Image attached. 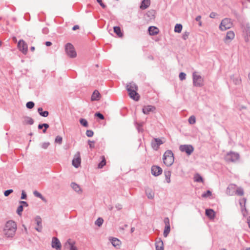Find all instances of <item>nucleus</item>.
I'll return each instance as SVG.
<instances>
[{
    "instance_id": "18",
    "label": "nucleus",
    "mask_w": 250,
    "mask_h": 250,
    "mask_svg": "<svg viewBox=\"0 0 250 250\" xmlns=\"http://www.w3.org/2000/svg\"><path fill=\"white\" fill-rule=\"evenodd\" d=\"M100 97H101V95H100V93H99V92L98 90H95L94 91V92H93L92 95L91 96V101H98L100 100Z\"/></svg>"
},
{
    "instance_id": "61",
    "label": "nucleus",
    "mask_w": 250,
    "mask_h": 250,
    "mask_svg": "<svg viewBox=\"0 0 250 250\" xmlns=\"http://www.w3.org/2000/svg\"><path fill=\"white\" fill-rule=\"evenodd\" d=\"M164 222H165V223L166 225H168V224H169V219L167 217L165 218Z\"/></svg>"
},
{
    "instance_id": "31",
    "label": "nucleus",
    "mask_w": 250,
    "mask_h": 250,
    "mask_svg": "<svg viewBox=\"0 0 250 250\" xmlns=\"http://www.w3.org/2000/svg\"><path fill=\"white\" fill-rule=\"evenodd\" d=\"M33 194L35 196L40 198L43 202H46L45 198L38 191L35 190L33 192Z\"/></svg>"
},
{
    "instance_id": "5",
    "label": "nucleus",
    "mask_w": 250,
    "mask_h": 250,
    "mask_svg": "<svg viewBox=\"0 0 250 250\" xmlns=\"http://www.w3.org/2000/svg\"><path fill=\"white\" fill-rule=\"evenodd\" d=\"M193 84L196 87H201L203 85V79L198 74V73L195 71L192 73Z\"/></svg>"
},
{
    "instance_id": "6",
    "label": "nucleus",
    "mask_w": 250,
    "mask_h": 250,
    "mask_svg": "<svg viewBox=\"0 0 250 250\" xmlns=\"http://www.w3.org/2000/svg\"><path fill=\"white\" fill-rule=\"evenodd\" d=\"M232 26V22L230 19L225 18L223 19L220 25L219 28L221 31H225L230 28Z\"/></svg>"
},
{
    "instance_id": "19",
    "label": "nucleus",
    "mask_w": 250,
    "mask_h": 250,
    "mask_svg": "<svg viewBox=\"0 0 250 250\" xmlns=\"http://www.w3.org/2000/svg\"><path fill=\"white\" fill-rule=\"evenodd\" d=\"M150 4V0H143L141 2L140 8L142 10H145L148 8Z\"/></svg>"
},
{
    "instance_id": "28",
    "label": "nucleus",
    "mask_w": 250,
    "mask_h": 250,
    "mask_svg": "<svg viewBox=\"0 0 250 250\" xmlns=\"http://www.w3.org/2000/svg\"><path fill=\"white\" fill-rule=\"evenodd\" d=\"M114 32L119 37H122L123 35L121 32V28L119 26H115L113 28Z\"/></svg>"
},
{
    "instance_id": "27",
    "label": "nucleus",
    "mask_w": 250,
    "mask_h": 250,
    "mask_svg": "<svg viewBox=\"0 0 250 250\" xmlns=\"http://www.w3.org/2000/svg\"><path fill=\"white\" fill-rule=\"evenodd\" d=\"M38 111L39 114L44 117H46L48 116L49 113L47 111H43L42 108L39 107L38 109Z\"/></svg>"
},
{
    "instance_id": "45",
    "label": "nucleus",
    "mask_w": 250,
    "mask_h": 250,
    "mask_svg": "<svg viewBox=\"0 0 250 250\" xmlns=\"http://www.w3.org/2000/svg\"><path fill=\"white\" fill-rule=\"evenodd\" d=\"M62 138L60 136H57L55 139V142L61 144L62 143Z\"/></svg>"
},
{
    "instance_id": "38",
    "label": "nucleus",
    "mask_w": 250,
    "mask_h": 250,
    "mask_svg": "<svg viewBox=\"0 0 250 250\" xmlns=\"http://www.w3.org/2000/svg\"><path fill=\"white\" fill-rule=\"evenodd\" d=\"M188 122L191 125H193L195 123H196V118L194 116L192 115V116H191L189 118H188Z\"/></svg>"
},
{
    "instance_id": "8",
    "label": "nucleus",
    "mask_w": 250,
    "mask_h": 250,
    "mask_svg": "<svg viewBox=\"0 0 250 250\" xmlns=\"http://www.w3.org/2000/svg\"><path fill=\"white\" fill-rule=\"evenodd\" d=\"M180 151L185 152L188 155H190L194 150V148L191 145H181L179 147Z\"/></svg>"
},
{
    "instance_id": "29",
    "label": "nucleus",
    "mask_w": 250,
    "mask_h": 250,
    "mask_svg": "<svg viewBox=\"0 0 250 250\" xmlns=\"http://www.w3.org/2000/svg\"><path fill=\"white\" fill-rule=\"evenodd\" d=\"M194 180L196 182L203 183L204 181L202 177L197 173L194 176Z\"/></svg>"
},
{
    "instance_id": "53",
    "label": "nucleus",
    "mask_w": 250,
    "mask_h": 250,
    "mask_svg": "<svg viewBox=\"0 0 250 250\" xmlns=\"http://www.w3.org/2000/svg\"><path fill=\"white\" fill-rule=\"evenodd\" d=\"M27 198V195L26 194V193L25 192V191L24 190H22V192H21V199H26Z\"/></svg>"
},
{
    "instance_id": "64",
    "label": "nucleus",
    "mask_w": 250,
    "mask_h": 250,
    "mask_svg": "<svg viewBox=\"0 0 250 250\" xmlns=\"http://www.w3.org/2000/svg\"><path fill=\"white\" fill-rule=\"evenodd\" d=\"M43 124V127H44V128L45 129H47L48 127H49V125L47 124H46V123H44Z\"/></svg>"
},
{
    "instance_id": "25",
    "label": "nucleus",
    "mask_w": 250,
    "mask_h": 250,
    "mask_svg": "<svg viewBox=\"0 0 250 250\" xmlns=\"http://www.w3.org/2000/svg\"><path fill=\"white\" fill-rule=\"evenodd\" d=\"M156 250H164L163 242L161 239H159L155 243Z\"/></svg>"
},
{
    "instance_id": "54",
    "label": "nucleus",
    "mask_w": 250,
    "mask_h": 250,
    "mask_svg": "<svg viewBox=\"0 0 250 250\" xmlns=\"http://www.w3.org/2000/svg\"><path fill=\"white\" fill-rule=\"evenodd\" d=\"M189 35V33L188 32H186L184 33V34L183 35V39L184 40H186L187 39L188 36Z\"/></svg>"
},
{
    "instance_id": "24",
    "label": "nucleus",
    "mask_w": 250,
    "mask_h": 250,
    "mask_svg": "<svg viewBox=\"0 0 250 250\" xmlns=\"http://www.w3.org/2000/svg\"><path fill=\"white\" fill-rule=\"evenodd\" d=\"M71 187L74 191L79 193H81L82 191L79 185L74 182H72L71 184Z\"/></svg>"
},
{
    "instance_id": "34",
    "label": "nucleus",
    "mask_w": 250,
    "mask_h": 250,
    "mask_svg": "<svg viewBox=\"0 0 250 250\" xmlns=\"http://www.w3.org/2000/svg\"><path fill=\"white\" fill-rule=\"evenodd\" d=\"M233 82L235 84H240L241 82V80L239 77H235L234 76L231 77Z\"/></svg>"
},
{
    "instance_id": "22",
    "label": "nucleus",
    "mask_w": 250,
    "mask_h": 250,
    "mask_svg": "<svg viewBox=\"0 0 250 250\" xmlns=\"http://www.w3.org/2000/svg\"><path fill=\"white\" fill-rule=\"evenodd\" d=\"M156 11L154 10H150L146 13V16L149 20H152L155 18Z\"/></svg>"
},
{
    "instance_id": "50",
    "label": "nucleus",
    "mask_w": 250,
    "mask_h": 250,
    "mask_svg": "<svg viewBox=\"0 0 250 250\" xmlns=\"http://www.w3.org/2000/svg\"><path fill=\"white\" fill-rule=\"evenodd\" d=\"M50 145V143L49 142H44L42 144V147L43 149H46L48 146Z\"/></svg>"
},
{
    "instance_id": "52",
    "label": "nucleus",
    "mask_w": 250,
    "mask_h": 250,
    "mask_svg": "<svg viewBox=\"0 0 250 250\" xmlns=\"http://www.w3.org/2000/svg\"><path fill=\"white\" fill-rule=\"evenodd\" d=\"M94 143H95V142L93 141H90V140L88 141V145L89 146V147L91 148H93L95 147Z\"/></svg>"
},
{
    "instance_id": "35",
    "label": "nucleus",
    "mask_w": 250,
    "mask_h": 250,
    "mask_svg": "<svg viewBox=\"0 0 250 250\" xmlns=\"http://www.w3.org/2000/svg\"><path fill=\"white\" fill-rule=\"evenodd\" d=\"M182 29V25L181 24H176L174 27V31L177 33H180Z\"/></svg>"
},
{
    "instance_id": "10",
    "label": "nucleus",
    "mask_w": 250,
    "mask_h": 250,
    "mask_svg": "<svg viewBox=\"0 0 250 250\" xmlns=\"http://www.w3.org/2000/svg\"><path fill=\"white\" fill-rule=\"evenodd\" d=\"M75 242L69 239L64 244V247L69 249V250H78L77 247L75 246Z\"/></svg>"
},
{
    "instance_id": "58",
    "label": "nucleus",
    "mask_w": 250,
    "mask_h": 250,
    "mask_svg": "<svg viewBox=\"0 0 250 250\" xmlns=\"http://www.w3.org/2000/svg\"><path fill=\"white\" fill-rule=\"evenodd\" d=\"M217 15V14L215 12H211L209 15V17L210 18H214Z\"/></svg>"
},
{
    "instance_id": "62",
    "label": "nucleus",
    "mask_w": 250,
    "mask_h": 250,
    "mask_svg": "<svg viewBox=\"0 0 250 250\" xmlns=\"http://www.w3.org/2000/svg\"><path fill=\"white\" fill-rule=\"evenodd\" d=\"M201 16H198L195 19L196 21L198 22L201 21Z\"/></svg>"
},
{
    "instance_id": "63",
    "label": "nucleus",
    "mask_w": 250,
    "mask_h": 250,
    "mask_svg": "<svg viewBox=\"0 0 250 250\" xmlns=\"http://www.w3.org/2000/svg\"><path fill=\"white\" fill-rule=\"evenodd\" d=\"M45 45L47 46H51L52 45V43L50 42H45Z\"/></svg>"
},
{
    "instance_id": "51",
    "label": "nucleus",
    "mask_w": 250,
    "mask_h": 250,
    "mask_svg": "<svg viewBox=\"0 0 250 250\" xmlns=\"http://www.w3.org/2000/svg\"><path fill=\"white\" fill-rule=\"evenodd\" d=\"M95 116L96 117L100 118L101 120H104V115L102 114H101V113H100L99 112L96 113L95 114Z\"/></svg>"
},
{
    "instance_id": "48",
    "label": "nucleus",
    "mask_w": 250,
    "mask_h": 250,
    "mask_svg": "<svg viewBox=\"0 0 250 250\" xmlns=\"http://www.w3.org/2000/svg\"><path fill=\"white\" fill-rule=\"evenodd\" d=\"M93 134H94V132L91 130H87L86 131V135L87 137H92V136H93Z\"/></svg>"
},
{
    "instance_id": "12",
    "label": "nucleus",
    "mask_w": 250,
    "mask_h": 250,
    "mask_svg": "<svg viewBox=\"0 0 250 250\" xmlns=\"http://www.w3.org/2000/svg\"><path fill=\"white\" fill-rule=\"evenodd\" d=\"M51 246L53 248L56 249L57 250H61V244L59 240L55 237H53L52 240Z\"/></svg>"
},
{
    "instance_id": "30",
    "label": "nucleus",
    "mask_w": 250,
    "mask_h": 250,
    "mask_svg": "<svg viewBox=\"0 0 250 250\" xmlns=\"http://www.w3.org/2000/svg\"><path fill=\"white\" fill-rule=\"evenodd\" d=\"M170 230V225L169 224L165 226V229L164 231V233H163L164 236L165 237H167V236L168 235V233H169Z\"/></svg>"
},
{
    "instance_id": "17",
    "label": "nucleus",
    "mask_w": 250,
    "mask_h": 250,
    "mask_svg": "<svg viewBox=\"0 0 250 250\" xmlns=\"http://www.w3.org/2000/svg\"><path fill=\"white\" fill-rule=\"evenodd\" d=\"M236 185L233 184H230L229 186L227 189V193L229 195H233L235 192Z\"/></svg>"
},
{
    "instance_id": "7",
    "label": "nucleus",
    "mask_w": 250,
    "mask_h": 250,
    "mask_svg": "<svg viewBox=\"0 0 250 250\" xmlns=\"http://www.w3.org/2000/svg\"><path fill=\"white\" fill-rule=\"evenodd\" d=\"M65 52L66 54L70 58H75L77 56L74 47L70 43H67L65 45Z\"/></svg>"
},
{
    "instance_id": "1",
    "label": "nucleus",
    "mask_w": 250,
    "mask_h": 250,
    "mask_svg": "<svg viewBox=\"0 0 250 250\" xmlns=\"http://www.w3.org/2000/svg\"><path fill=\"white\" fill-rule=\"evenodd\" d=\"M17 229V225L16 223L12 221H7L3 229L4 234L8 238L13 237L15 234Z\"/></svg>"
},
{
    "instance_id": "46",
    "label": "nucleus",
    "mask_w": 250,
    "mask_h": 250,
    "mask_svg": "<svg viewBox=\"0 0 250 250\" xmlns=\"http://www.w3.org/2000/svg\"><path fill=\"white\" fill-rule=\"evenodd\" d=\"M13 192V190L12 189H8L4 192V195L5 196H8L11 193Z\"/></svg>"
},
{
    "instance_id": "9",
    "label": "nucleus",
    "mask_w": 250,
    "mask_h": 250,
    "mask_svg": "<svg viewBox=\"0 0 250 250\" xmlns=\"http://www.w3.org/2000/svg\"><path fill=\"white\" fill-rule=\"evenodd\" d=\"M81 159L80 157V153L77 152L75 155L74 158L72 160V165L75 167H78L81 164Z\"/></svg>"
},
{
    "instance_id": "4",
    "label": "nucleus",
    "mask_w": 250,
    "mask_h": 250,
    "mask_svg": "<svg viewBox=\"0 0 250 250\" xmlns=\"http://www.w3.org/2000/svg\"><path fill=\"white\" fill-rule=\"evenodd\" d=\"M240 155L238 153L230 151L225 156V160L228 162H236L239 160Z\"/></svg>"
},
{
    "instance_id": "14",
    "label": "nucleus",
    "mask_w": 250,
    "mask_h": 250,
    "mask_svg": "<svg viewBox=\"0 0 250 250\" xmlns=\"http://www.w3.org/2000/svg\"><path fill=\"white\" fill-rule=\"evenodd\" d=\"M163 144V141L161 139L159 138H155L151 143V145L152 147L155 149L157 150L160 145Z\"/></svg>"
},
{
    "instance_id": "57",
    "label": "nucleus",
    "mask_w": 250,
    "mask_h": 250,
    "mask_svg": "<svg viewBox=\"0 0 250 250\" xmlns=\"http://www.w3.org/2000/svg\"><path fill=\"white\" fill-rule=\"evenodd\" d=\"M20 203L21 204V205H22L23 207V206L27 207L28 206V203L25 201H21L20 202Z\"/></svg>"
},
{
    "instance_id": "41",
    "label": "nucleus",
    "mask_w": 250,
    "mask_h": 250,
    "mask_svg": "<svg viewBox=\"0 0 250 250\" xmlns=\"http://www.w3.org/2000/svg\"><path fill=\"white\" fill-rule=\"evenodd\" d=\"M170 173H165V179L167 183H169L170 182Z\"/></svg>"
},
{
    "instance_id": "56",
    "label": "nucleus",
    "mask_w": 250,
    "mask_h": 250,
    "mask_svg": "<svg viewBox=\"0 0 250 250\" xmlns=\"http://www.w3.org/2000/svg\"><path fill=\"white\" fill-rule=\"evenodd\" d=\"M97 2L100 4V5L104 8H105L106 6L102 2V0H97Z\"/></svg>"
},
{
    "instance_id": "15",
    "label": "nucleus",
    "mask_w": 250,
    "mask_h": 250,
    "mask_svg": "<svg viewBox=\"0 0 250 250\" xmlns=\"http://www.w3.org/2000/svg\"><path fill=\"white\" fill-rule=\"evenodd\" d=\"M155 107L152 105L145 106L143 108L142 111L144 114H148L150 112H153L155 110Z\"/></svg>"
},
{
    "instance_id": "13",
    "label": "nucleus",
    "mask_w": 250,
    "mask_h": 250,
    "mask_svg": "<svg viewBox=\"0 0 250 250\" xmlns=\"http://www.w3.org/2000/svg\"><path fill=\"white\" fill-rule=\"evenodd\" d=\"M235 34L233 31H229L227 32L226 38L224 39L225 43L230 42L234 38Z\"/></svg>"
},
{
    "instance_id": "42",
    "label": "nucleus",
    "mask_w": 250,
    "mask_h": 250,
    "mask_svg": "<svg viewBox=\"0 0 250 250\" xmlns=\"http://www.w3.org/2000/svg\"><path fill=\"white\" fill-rule=\"evenodd\" d=\"M23 206L20 205L18 207L17 209V213L18 215H21V212L23 211Z\"/></svg>"
},
{
    "instance_id": "43",
    "label": "nucleus",
    "mask_w": 250,
    "mask_h": 250,
    "mask_svg": "<svg viewBox=\"0 0 250 250\" xmlns=\"http://www.w3.org/2000/svg\"><path fill=\"white\" fill-rule=\"evenodd\" d=\"M211 195V192L208 190L206 191V192L203 193L202 196L204 198H207Z\"/></svg>"
},
{
    "instance_id": "55",
    "label": "nucleus",
    "mask_w": 250,
    "mask_h": 250,
    "mask_svg": "<svg viewBox=\"0 0 250 250\" xmlns=\"http://www.w3.org/2000/svg\"><path fill=\"white\" fill-rule=\"evenodd\" d=\"M42 32L44 34H47L49 32V30L47 27H44L42 29Z\"/></svg>"
},
{
    "instance_id": "36",
    "label": "nucleus",
    "mask_w": 250,
    "mask_h": 250,
    "mask_svg": "<svg viewBox=\"0 0 250 250\" xmlns=\"http://www.w3.org/2000/svg\"><path fill=\"white\" fill-rule=\"evenodd\" d=\"M234 193L238 195L242 196L244 194L243 189L241 187L238 188Z\"/></svg>"
},
{
    "instance_id": "11",
    "label": "nucleus",
    "mask_w": 250,
    "mask_h": 250,
    "mask_svg": "<svg viewBox=\"0 0 250 250\" xmlns=\"http://www.w3.org/2000/svg\"><path fill=\"white\" fill-rule=\"evenodd\" d=\"M18 47L22 52L26 54L27 52V44L23 40H20L18 42Z\"/></svg>"
},
{
    "instance_id": "16",
    "label": "nucleus",
    "mask_w": 250,
    "mask_h": 250,
    "mask_svg": "<svg viewBox=\"0 0 250 250\" xmlns=\"http://www.w3.org/2000/svg\"><path fill=\"white\" fill-rule=\"evenodd\" d=\"M246 199L244 198L241 199L239 201V204L241 208V211L243 213V215L245 216L246 214L244 212V211L247 212V209L246 208Z\"/></svg>"
},
{
    "instance_id": "44",
    "label": "nucleus",
    "mask_w": 250,
    "mask_h": 250,
    "mask_svg": "<svg viewBox=\"0 0 250 250\" xmlns=\"http://www.w3.org/2000/svg\"><path fill=\"white\" fill-rule=\"evenodd\" d=\"M35 221L36 222L37 225L38 226H42V219L41 217H40L39 216L36 217L35 218Z\"/></svg>"
},
{
    "instance_id": "49",
    "label": "nucleus",
    "mask_w": 250,
    "mask_h": 250,
    "mask_svg": "<svg viewBox=\"0 0 250 250\" xmlns=\"http://www.w3.org/2000/svg\"><path fill=\"white\" fill-rule=\"evenodd\" d=\"M105 160L104 158L103 160L99 163L98 165L99 168H102L104 165H105Z\"/></svg>"
},
{
    "instance_id": "21",
    "label": "nucleus",
    "mask_w": 250,
    "mask_h": 250,
    "mask_svg": "<svg viewBox=\"0 0 250 250\" xmlns=\"http://www.w3.org/2000/svg\"><path fill=\"white\" fill-rule=\"evenodd\" d=\"M23 124L32 125L34 124V120L30 117L25 116L23 117Z\"/></svg>"
},
{
    "instance_id": "3",
    "label": "nucleus",
    "mask_w": 250,
    "mask_h": 250,
    "mask_svg": "<svg viewBox=\"0 0 250 250\" xmlns=\"http://www.w3.org/2000/svg\"><path fill=\"white\" fill-rule=\"evenodd\" d=\"M174 159L173 154L171 150H168L165 152L163 156V162L167 166H170L174 162Z\"/></svg>"
},
{
    "instance_id": "59",
    "label": "nucleus",
    "mask_w": 250,
    "mask_h": 250,
    "mask_svg": "<svg viewBox=\"0 0 250 250\" xmlns=\"http://www.w3.org/2000/svg\"><path fill=\"white\" fill-rule=\"evenodd\" d=\"M115 208H117V210H119L122 208V206L120 204H118L116 205Z\"/></svg>"
},
{
    "instance_id": "39",
    "label": "nucleus",
    "mask_w": 250,
    "mask_h": 250,
    "mask_svg": "<svg viewBox=\"0 0 250 250\" xmlns=\"http://www.w3.org/2000/svg\"><path fill=\"white\" fill-rule=\"evenodd\" d=\"M80 124L84 127L88 126V123L87 121L84 119H81L80 120Z\"/></svg>"
},
{
    "instance_id": "23",
    "label": "nucleus",
    "mask_w": 250,
    "mask_h": 250,
    "mask_svg": "<svg viewBox=\"0 0 250 250\" xmlns=\"http://www.w3.org/2000/svg\"><path fill=\"white\" fill-rule=\"evenodd\" d=\"M148 32L150 35H155L159 32L158 29L155 26H150L148 28Z\"/></svg>"
},
{
    "instance_id": "40",
    "label": "nucleus",
    "mask_w": 250,
    "mask_h": 250,
    "mask_svg": "<svg viewBox=\"0 0 250 250\" xmlns=\"http://www.w3.org/2000/svg\"><path fill=\"white\" fill-rule=\"evenodd\" d=\"M34 105H35V104H34V102H31V101L27 102L26 104V106L27 108L28 109H32V108H33L34 106Z\"/></svg>"
},
{
    "instance_id": "2",
    "label": "nucleus",
    "mask_w": 250,
    "mask_h": 250,
    "mask_svg": "<svg viewBox=\"0 0 250 250\" xmlns=\"http://www.w3.org/2000/svg\"><path fill=\"white\" fill-rule=\"evenodd\" d=\"M126 89L129 97L136 101L139 100L140 96L137 92L138 87L134 83H129L126 85Z\"/></svg>"
},
{
    "instance_id": "26",
    "label": "nucleus",
    "mask_w": 250,
    "mask_h": 250,
    "mask_svg": "<svg viewBox=\"0 0 250 250\" xmlns=\"http://www.w3.org/2000/svg\"><path fill=\"white\" fill-rule=\"evenodd\" d=\"M146 193L148 199H152L154 196V192L150 189L147 188L146 189Z\"/></svg>"
},
{
    "instance_id": "47",
    "label": "nucleus",
    "mask_w": 250,
    "mask_h": 250,
    "mask_svg": "<svg viewBox=\"0 0 250 250\" xmlns=\"http://www.w3.org/2000/svg\"><path fill=\"white\" fill-rule=\"evenodd\" d=\"M186 74L184 72H181L179 74V79L181 81H183V80L186 79Z\"/></svg>"
},
{
    "instance_id": "60",
    "label": "nucleus",
    "mask_w": 250,
    "mask_h": 250,
    "mask_svg": "<svg viewBox=\"0 0 250 250\" xmlns=\"http://www.w3.org/2000/svg\"><path fill=\"white\" fill-rule=\"evenodd\" d=\"M35 229L36 230H37L39 232H41L42 230V226H38L37 227H36L35 228Z\"/></svg>"
},
{
    "instance_id": "20",
    "label": "nucleus",
    "mask_w": 250,
    "mask_h": 250,
    "mask_svg": "<svg viewBox=\"0 0 250 250\" xmlns=\"http://www.w3.org/2000/svg\"><path fill=\"white\" fill-rule=\"evenodd\" d=\"M206 215L210 219H213L215 217V212L212 209H206Z\"/></svg>"
},
{
    "instance_id": "32",
    "label": "nucleus",
    "mask_w": 250,
    "mask_h": 250,
    "mask_svg": "<svg viewBox=\"0 0 250 250\" xmlns=\"http://www.w3.org/2000/svg\"><path fill=\"white\" fill-rule=\"evenodd\" d=\"M111 242L112 245L115 247L119 246L121 243L120 240L116 238H112L111 240Z\"/></svg>"
},
{
    "instance_id": "33",
    "label": "nucleus",
    "mask_w": 250,
    "mask_h": 250,
    "mask_svg": "<svg viewBox=\"0 0 250 250\" xmlns=\"http://www.w3.org/2000/svg\"><path fill=\"white\" fill-rule=\"evenodd\" d=\"M151 172H163V169L161 167L157 166H153L151 168Z\"/></svg>"
},
{
    "instance_id": "37",
    "label": "nucleus",
    "mask_w": 250,
    "mask_h": 250,
    "mask_svg": "<svg viewBox=\"0 0 250 250\" xmlns=\"http://www.w3.org/2000/svg\"><path fill=\"white\" fill-rule=\"evenodd\" d=\"M104 222V220L103 218H98L96 221L95 222V224L97 226H98V227H100L101 226H102V225L103 224Z\"/></svg>"
}]
</instances>
